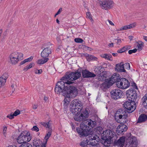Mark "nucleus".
Segmentation results:
<instances>
[{
	"mask_svg": "<svg viewBox=\"0 0 147 147\" xmlns=\"http://www.w3.org/2000/svg\"><path fill=\"white\" fill-rule=\"evenodd\" d=\"M69 107L70 111L75 114L74 117L75 120L78 122L82 121L80 124V128H76L77 131L80 136L87 135L90 129H92L96 125V122L90 119H86L89 117V113L86 109L83 110L80 114L82 107L81 102L78 100H73Z\"/></svg>",
	"mask_w": 147,
	"mask_h": 147,
	"instance_id": "f257e3e1",
	"label": "nucleus"
},
{
	"mask_svg": "<svg viewBox=\"0 0 147 147\" xmlns=\"http://www.w3.org/2000/svg\"><path fill=\"white\" fill-rule=\"evenodd\" d=\"M102 139L104 140L103 144L108 146L111 141L115 140L116 135L115 133L110 130H107L103 131L102 134Z\"/></svg>",
	"mask_w": 147,
	"mask_h": 147,
	"instance_id": "f03ea898",
	"label": "nucleus"
},
{
	"mask_svg": "<svg viewBox=\"0 0 147 147\" xmlns=\"http://www.w3.org/2000/svg\"><path fill=\"white\" fill-rule=\"evenodd\" d=\"M73 82L68 80L67 82H64L63 81L58 82L56 84L55 87V93L58 94H60L61 93L63 96H65L66 92V89L67 86H65V84L70 85Z\"/></svg>",
	"mask_w": 147,
	"mask_h": 147,
	"instance_id": "7ed1b4c3",
	"label": "nucleus"
},
{
	"mask_svg": "<svg viewBox=\"0 0 147 147\" xmlns=\"http://www.w3.org/2000/svg\"><path fill=\"white\" fill-rule=\"evenodd\" d=\"M127 114L125 110L120 109L115 113V118L116 121L120 123H125L127 122Z\"/></svg>",
	"mask_w": 147,
	"mask_h": 147,
	"instance_id": "20e7f679",
	"label": "nucleus"
},
{
	"mask_svg": "<svg viewBox=\"0 0 147 147\" xmlns=\"http://www.w3.org/2000/svg\"><path fill=\"white\" fill-rule=\"evenodd\" d=\"M31 138L29 133L26 134L23 132L19 135L17 139V141L20 144L26 143L31 140Z\"/></svg>",
	"mask_w": 147,
	"mask_h": 147,
	"instance_id": "39448f33",
	"label": "nucleus"
},
{
	"mask_svg": "<svg viewBox=\"0 0 147 147\" xmlns=\"http://www.w3.org/2000/svg\"><path fill=\"white\" fill-rule=\"evenodd\" d=\"M81 76V73L79 71L73 72L68 75H65L61 78V80L63 81H65L67 80L74 81L79 78Z\"/></svg>",
	"mask_w": 147,
	"mask_h": 147,
	"instance_id": "423d86ee",
	"label": "nucleus"
},
{
	"mask_svg": "<svg viewBox=\"0 0 147 147\" xmlns=\"http://www.w3.org/2000/svg\"><path fill=\"white\" fill-rule=\"evenodd\" d=\"M66 94L65 96L71 97V98H74L78 94V90L74 86H70L69 87H67Z\"/></svg>",
	"mask_w": 147,
	"mask_h": 147,
	"instance_id": "0eeeda50",
	"label": "nucleus"
},
{
	"mask_svg": "<svg viewBox=\"0 0 147 147\" xmlns=\"http://www.w3.org/2000/svg\"><path fill=\"white\" fill-rule=\"evenodd\" d=\"M92 129H90V130L88 132V133L87 135H86V136H81V137H88L87 139V141H88V145H90L91 146L93 145V142L94 141H95L96 140L97 141V140H98V138H99V136L97 135L96 134H91L92 132Z\"/></svg>",
	"mask_w": 147,
	"mask_h": 147,
	"instance_id": "6e6552de",
	"label": "nucleus"
},
{
	"mask_svg": "<svg viewBox=\"0 0 147 147\" xmlns=\"http://www.w3.org/2000/svg\"><path fill=\"white\" fill-rule=\"evenodd\" d=\"M114 3L111 0H102L100 2L101 8L106 10L111 8L113 6Z\"/></svg>",
	"mask_w": 147,
	"mask_h": 147,
	"instance_id": "1a4fd4ad",
	"label": "nucleus"
},
{
	"mask_svg": "<svg viewBox=\"0 0 147 147\" xmlns=\"http://www.w3.org/2000/svg\"><path fill=\"white\" fill-rule=\"evenodd\" d=\"M135 103L133 101H126L123 104L124 107L127 109V111L129 113H131L136 109Z\"/></svg>",
	"mask_w": 147,
	"mask_h": 147,
	"instance_id": "9d476101",
	"label": "nucleus"
},
{
	"mask_svg": "<svg viewBox=\"0 0 147 147\" xmlns=\"http://www.w3.org/2000/svg\"><path fill=\"white\" fill-rule=\"evenodd\" d=\"M129 82L127 79L122 78L118 81L116 84L117 86L119 88L122 89H125L129 86Z\"/></svg>",
	"mask_w": 147,
	"mask_h": 147,
	"instance_id": "9b49d317",
	"label": "nucleus"
},
{
	"mask_svg": "<svg viewBox=\"0 0 147 147\" xmlns=\"http://www.w3.org/2000/svg\"><path fill=\"white\" fill-rule=\"evenodd\" d=\"M98 79L99 81H101L105 80L104 82L101 84L100 85V88L104 91L112 85V84H111L109 81V80H108V79H105L104 76L100 77Z\"/></svg>",
	"mask_w": 147,
	"mask_h": 147,
	"instance_id": "f8f14e48",
	"label": "nucleus"
},
{
	"mask_svg": "<svg viewBox=\"0 0 147 147\" xmlns=\"http://www.w3.org/2000/svg\"><path fill=\"white\" fill-rule=\"evenodd\" d=\"M111 98L117 100L121 98L123 96V92L119 89L114 90L111 92Z\"/></svg>",
	"mask_w": 147,
	"mask_h": 147,
	"instance_id": "ddd939ff",
	"label": "nucleus"
},
{
	"mask_svg": "<svg viewBox=\"0 0 147 147\" xmlns=\"http://www.w3.org/2000/svg\"><path fill=\"white\" fill-rule=\"evenodd\" d=\"M132 86L134 88L133 89H130L127 91L126 96L127 98L131 99L130 96H131L132 95L134 96V98H137V95L136 93V91L134 89H138L137 87L136 84L134 82L133 83Z\"/></svg>",
	"mask_w": 147,
	"mask_h": 147,
	"instance_id": "4468645a",
	"label": "nucleus"
},
{
	"mask_svg": "<svg viewBox=\"0 0 147 147\" xmlns=\"http://www.w3.org/2000/svg\"><path fill=\"white\" fill-rule=\"evenodd\" d=\"M121 79L120 75L117 73H115L110 78L108 79L111 84L112 85L115 83L117 84L118 81L120 80Z\"/></svg>",
	"mask_w": 147,
	"mask_h": 147,
	"instance_id": "2eb2a0df",
	"label": "nucleus"
},
{
	"mask_svg": "<svg viewBox=\"0 0 147 147\" xmlns=\"http://www.w3.org/2000/svg\"><path fill=\"white\" fill-rule=\"evenodd\" d=\"M51 49L50 46L45 48L41 52V55L42 57L47 58L51 53Z\"/></svg>",
	"mask_w": 147,
	"mask_h": 147,
	"instance_id": "dca6fc26",
	"label": "nucleus"
},
{
	"mask_svg": "<svg viewBox=\"0 0 147 147\" xmlns=\"http://www.w3.org/2000/svg\"><path fill=\"white\" fill-rule=\"evenodd\" d=\"M127 127L124 124H120L116 128V131L117 133L123 134L124 132L126 131L127 129Z\"/></svg>",
	"mask_w": 147,
	"mask_h": 147,
	"instance_id": "f3484780",
	"label": "nucleus"
},
{
	"mask_svg": "<svg viewBox=\"0 0 147 147\" xmlns=\"http://www.w3.org/2000/svg\"><path fill=\"white\" fill-rule=\"evenodd\" d=\"M82 74L84 78H92L96 76V75L93 73L90 72L86 69L82 70Z\"/></svg>",
	"mask_w": 147,
	"mask_h": 147,
	"instance_id": "a211bd4d",
	"label": "nucleus"
},
{
	"mask_svg": "<svg viewBox=\"0 0 147 147\" xmlns=\"http://www.w3.org/2000/svg\"><path fill=\"white\" fill-rule=\"evenodd\" d=\"M115 69V70L118 72H121L126 71V70L124 69L123 63V62H121L120 63L116 64Z\"/></svg>",
	"mask_w": 147,
	"mask_h": 147,
	"instance_id": "6ab92c4d",
	"label": "nucleus"
},
{
	"mask_svg": "<svg viewBox=\"0 0 147 147\" xmlns=\"http://www.w3.org/2000/svg\"><path fill=\"white\" fill-rule=\"evenodd\" d=\"M125 141V138L124 137H120L119 139L114 142L115 144L121 147H123Z\"/></svg>",
	"mask_w": 147,
	"mask_h": 147,
	"instance_id": "aec40b11",
	"label": "nucleus"
},
{
	"mask_svg": "<svg viewBox=\"0 0 147 147\" xmlns=\"http://www.w3.org/2000/svg\"><path fill=\"white\" fill-rule=\"evenodd\" d=\"M136 23L134 22L129 25L125 26L123 27H121L119 29V30H118L121 31L129 29L136 27Z\"/></svg>",
	"mask_w": 147,
	"mask_h": 147,
	"instance_id": "412c9836",
	"label": "nucleus"
},
{
	"mask_svg": "<svg viewBox=\"0 0 147 147\" xmlns=\"http://www.w3.org/2000/svg\"><path fill=\"white\" fill-rule=\"evenodd\" d=\"M129 144L131 146L136 147L137 146V142L136 137H133L132 138L129 142Z\"/></svg>",
	"mask_w": 147,
	"mask_h": 147,
	"instance_id": "4be33fe9",
	"label": "nucleus"
},
{
	"mask_svg": "<svg viewBox=\"0 0 147 147\" xmlns=\"http://www.w3.org/2000/svg\"><path fill=\"white\" fill-rule=\"evenodd\" d=\"M147 119V115L144 114H142L138 118L137 123H142L146 121Z\"/></svg>",
	"mask_w": 147,
	"mask_h": 147,
	"instance_id": "5701e85b",
	"label": "nucleus"
},
{
	"mask_svg": "<svg viewBox=\"0 0 147 147\" xmlns=\"http://www.w3.org/2000/svg\"><path fill=\"white\" fill-rule=\"evenodd\" d=\"M85 56L86 57V59L88 61L91 60L96 61L97 59V58L93 55H89L88 54H85Z\"/></svg>",
	"mask_w": 147,
	"mask_h": 147,
	"instance_id": "b1692460",
	"label": "nucleus"
},
{
	"mask_svg": "<svg viewBox=\"0 0 147 147\" xmlns=\"http://www.w3.org/2000/svg\"><path fill=\"white\" fill-rule=\"evenodd\" d=\"M66 97L64 98L63 101V105L65 107H67L69 104L70 101L71 100V97H69L67 96H65Z\"/></svg>",
	"mask_w": 147,
	"mask_h": 147,
	"instance_id": "393cba45",
	"label": "nucleus"
},
{
	"mask_svg": "<svg viewBox=\"0 0 147 147\" xmlns=\"http://www.w3.org/2000/svg\"><path fill=\"white\" fill-rule=\"evenodd\" d=\"M142 105L147 109V94H146L142 99Z\"/></svg>",
	"mask_w": 147,
	"mask_h": 147,
	"instance_id": "a878e982",
	"label": "nucleus"
},
{
	"mask_svg": "<svg viewBox=\"0 0 147 147\" xmlns=\"http://www.w3.org/2000/svg\"><path fill=\"white\" fill-rule=\"evenodd\" d=\"M49 59L48 58H45L44 59H38L37 61V64L39 65L44 64L47 62Z\"/></svg>",
	"mask_w": 147,
	"mask_h": 147,
	"instance_id": "bb28decb",
	"label": "nucleus"
},
{
	"mask_svg": "<svg viewBox=\"0 0 147 147\" xmlns=\"http://www.w3.org/2000/svg\"><path fill=\"white\" fill-rule=\"evenodd\" d=\"M138 44L137 45V47H138L137 50L139 51H141L144 46V43L141 41H139L137 42Z\"/></svg>",
	"mask_w": 147,
	"mask_h": 147,
	"instance_id": "cd10ccee",
	"label": "nucleus"
},
{
	"mask_svg": "<svg viewBox=\"0 0 147 147\" xmlns=\"http://www.w3.org/2000/svg\"><path fill=\"white\" fill-rule=\"evenodd\" d=\"M103 128L101 127H97L96 128V134H97L98 135H101L102 136V133L103 131Z\"/></svg>",
	"mask_w": 147,
	"mask_h": 147,
	"instance_id": "c85d7f7f",
	"label": "nucleus"
},
{
	"mask_svg": "<svg viewBox=\"0 0 147 147\" xmlns=\"http://www.w3.org/2000/svg\"><path fill=\"white\" fill-rule=\"evenodd\" d=\"M102 57L103 58L111 61L113 60V59H111L112 57V56L110 54H105L102 55Z\"/></svg>",
	"mask_w": 147,
	"mask_h": 147,
	"instance_id": "c756f323",
	"label": "nucleus"
},
{
	"mask_svg": "<svg viewBox=\"0 0 147 147\" xmlns=\"http://www.w3.org/2000/svg\"><path fill=\"white\" fill-rule=\"evenodd\" d=\"M52 129H49V130L48 131V133L46 134L45 136L44 140L45 141H48V140L49 137H50L52 132Z\"/></svg>",
	"mask_w": 147,
	"mask_h": 147,
	"instance_id": "7c9ffc66",
	"label": "nucleus"
},
{
	"mask_svg": "<svg viewBox=\"0 0 147 147\" xmlns=\"http://www.w3.org/2000/svg\"><path fill=\"white\" fill-rule=\"evenodd\" d=\"M33 59V57L32 56L24 60V61L21 62L20 63V65H22L26 62H30Z\"/></svg>",
	"mask_w": 147,
	"mask_h": 147,
	"instance_id": "2f4dec72",
	"label": "nucleus"
},
{
	"mask_svg": "<svg viewBox=\"0 0 147 147\" xmlns=\"http://www.w3.org/2000/svg\"><path fill=\"white\" fill-rule=\"evenodd\" d=\"M33 146L35 147H40V145H41L40 143V141L38 140H34L33 142Z\"/></svg>",
	"mask_w": 147,
	"mask_h": 147,
	"instance_id": "473e14b6",
	"label": "nucleus"
},
{
	"mask_svg": "<svg viewBox=\"0 0 147 147\" xmlns=\"http://www.w3.org/2000/svg\"><path fill=\"white\" fill-rule=\"evenodd\" d=\"M49 122L50 121L47 123L42 122H41L40 123L41 125L45 127L49 128V129H51L50 128L51 125L50 124Z\"/></svg>",
	"mask_w": 147,
	"mask_h": 147,
	"instance_id": "72a5a7b5",
	"label": "nucleus"
},
{
	"mask_svg": "<svg viewBox=\"0 0 147 147\" xmlns=\"http://www.w3.org/2000/svg\"><path fill=\"white\" fill-rule=\"evenodd\" d=\"M18 53L14 52L12 53L9 56L10 58H18Z\"/></svg>",
	"mask_w": 147,
	"mask_h": 147,
	"instance_id": "f704fd0d",
	"label": "nucleus"
},
{
	"mask_svg": "<svg viewBox=\"0 0 147 147\" xmlns=\"http://www.w3.org/2000/svg\"><path fill=\"white\" fill-rule=\"evenodd\" d=\"M34 65V63H31L29 65H27L26 66L24 69V70L27 71L28 69L32 68L33 66Z\"/></svg>",
	"mask_w": 147,
	"mask_h": 147,
	"instance_id": "c9c22d12",
	"label": "nucleus"
},
{
	"mask_svg": "<svg viewBox=\"0 0 147 147\" xmlns=\"http://www.w3.org/2000/svg\"><path fill=\"white\" fill-rule=\"evenodd\" d=\"M18 58H10L12 64H15L19 61Z\"/></svg>",
	"mask_w": 147,
	"mask_h": 147,
	"instance_id": "e433bc0d",
	"label": "nucleus"
},
{
	"mask_svg": "<svg viewBox=\"0 0 147 147\" xmlns=\"http://www.w3.org/2000/svg\"><path fill=\"white\" fill-rule=\"evenodd\" d=\"M8 77V74L7 73H4L3 75L0 77V78H2V80H3V81H5V82H6V80L7 78Z\"/></svg>",
	"mask_w": 147,
	"mask_h": 147,
	"instance_id": "4c0bfd02",
	"label": "nucleus"
},
{
	"mask_svg": "<svg viewBox=\"0 0 147 147\" xmlns=\"http://www.w3.org/2000/svg\"><path fill=\"white\" fill-rule=\"evenodd\" d=\"M88 145V141H87V139L86 141H83L81 143H80V145L82 147H84L85 146Z\"/></svg>",
	"mask_w": 147,
	"mask_h": 147,
	"instance_id": "58836bf2",
	"label": "nucleus"
},
{
	"mask_svg": "<svg viewBox=\"0 0 147 147\" xmlns=\"http://www.w3.org/2000/svg\"><path fill=\"white\" fill-rule=\"evenodd\" d=\"M86 18H89L92 22L93 20L92 18V16L89 12H87L86 13Z\"/></svg>",
	"mask_w": 147,
	"mask_h": 147,
	"instance_id": "ea45409f",
	"label": "nucleus"
},
{
	"mask_svg": "<svg viewBox=\"0 0 147 147\" xmlns=\"http://www.w3.org/2000/svg\"><path fill=\"white\" fill-rule=\"evenodd\" d=\"M123 67L124 69H127L129 70L130 68V64L129 63H125V64H123Z\"/></svg>",
	"mask_w": 147,
	"mask_h": 147,
	"instance_id": "a19ab883",
	"label": "nucleus"
},
{
	"mask_svg": "<svg viewBox=\"0 0 147 147\" xmlns=\"http://www.w3.org/2000/svg\"><path fill=\"white\" fill-rule=\"evenodd\" d=\"M131 97V99L130 98H127L128 100L130 101H133L134 102H135L136 101V99L137 98H134V96L133 95H132L131 96H130Z\"/></svg>",
	"mask_w": 147,
	"mask_h": 147,
	"instance_id": "79ce46f5",
	"label": "nucleus"
},
{
	"mask_svg": "<svg viewBox=\"0 0 147 147\" xmlns=\"http://www.w3.org/2000/svg\"><path fill=\"white\" fill-rule=\"evenodd\" d=\"M2 79V78H0V88L2 86L4 85L6 82L5 80L3 81Z\"/></svg>",
	"mask_w": 147,
	"mask_h": 147,
	"instance_id": "37998d69",
	"label": "nucleus"
},
{
	"mask_svg": "<svg viewBox=\"0 0 147 147\" xmlns=\"http://www.w3.org/2000/svg\"><path fill=\"white\" fill-rule=\"evenodd\" d=\"M125 47H123L121 49L117 50V52L119 53H121L125 51Z\"/></svg>",
	"mask_w": 147,
	"mask_h": 147,
	"instance_id": "c03bdc74",
	"label": "nucleus"
},
{
	"mask_svg": "<svg viewBox=\"0 0 147 147\" xmlns=\"http://www.w3.org/2000/svg\"><path fill=\"white\" fill-rule=\"evenodd\" d=\"M74 41L77 43H82L83 41V40L80 38H76L74 39Z\"/></svg>",
	"mask_w": 147,
	"mask_h": 147,
	"instance_id": "a18cd8bd",
	"label": "nucleus"
},
{
	"mask_svg": "<svg viewBox=\"0 0 147 147\" xmlns=\"http://www.w3.org/2000/svg\"><path fill=\"white\" fill-rule=\"evenodd\" d=\"M137 49H135L133 50H130L129 51L128 53L129 54H131L133 53H135L136 52Z\"/></svg>",
	"mask_w": 147,
	"mask_h": 147,
	"instance_id": "49530a36",
	"label": "nucleus"
},
{
	"mask_svg": "<svg viewBox=\"0 0 147 147\" xmlns=\"http://www.w3.org/2000/svg\"><path fill=\"white\" fill-rule=\"evenodd\" d=\"M7 129V127L6 126H4L3 127V135L5 137L6 136V131Z\"/></svg>",
	"mask_w": 147,
	"mask_h": 147,
	"instance_id": "de8ad7c7",
	"label": "nucleus"
},
{
	"mask_svg": "<svg viewBox=\"0 0 147 147\" xmlns=\"http://www.w3.org/2000/svg\"><path fill=\"white\" fill-rule=\"evenodd\" d=\"M20 111L19 110H17L16 111L13 113V116H16L20 114Z\"/></svg>",
	"mask_w": 147,
	"mask_h": 147,
	"instance_id": "09e8293b",
	"label": "nucleus"
},
{
	"mask_svg": "<svg viewBox=\"0 0 147 147\" xmlns=\"http://www.w3.org/2000/svg\"><path fill=\"white\" fill-rule=\"evenodd\" d=\"M32 130L36 132H38L39 131L38 128L36 126H34L33 128L32 129Z\"/></svg>",
	"mask_w": 147,
	"mask_h": 147,
	"instance_id": "8fccbe9b",
	"label": "nucleus"
},
{
	"mask_svg": "<svg viewBox=\"0 0 147 147\" xmlns=\"http://www.w3.org/2000/svg\"><path fill=\"white\" fill-rule=\"evenodd\" d=\"M42 69H40L39 70H36L35 71V74H40L42 73Z\"/></svg>",
	"mask_w": 147,
	"mask_h": 147,
	"instance_id": "3c124183",
	"label": "nucleus"
},
{
	"mask_svg": "<svg viewBox=\"0 0 147 147\" xmlns=\"http://www.w3.org/2000/svg\"><path fill=\"white\" fill-rule=\"evenodd\" d=\"M18 54L19 57H18V59H19V60L22 59L23 58V54L20 53H18Z\"/></svg>",
	"mask_w": 147,
	"mask_h": 147,
	"instance_id": "603ef678",
	"label": "nucleus"
},
{
	"mask_svg": "<svg viewBox=\"0 0 147 147\" xmlns=\"http://www.w3.org/2000/svg\"><path fill=\"white\" fill-rule=\"evenodd\" d=\"M62 8H60L57 12L56 13V14L55 15V17H56V16L58 14H59L62 11Z\"/></svg>",
	"mask_w": 147,
	"mask_h": 147,
	"instance_id": "864d4df0",
	"label": "nucleus"
},
{
	"mask_svg": "<svg viewBox=\"0 0 147 147\" xmlns=\"http://www.w3.org/2000/svg\"><path fill=\"white\" fill-rule=\"evenodd\" d=\"M14 116H13V114L11 113L10 114L8 115L7 117L10 119H12L14 118Z\"/></svg>",
	"mask_w": 147,
	"mask_h": 147,
	"instance_id": "5fc2aeb1",
	"label": "nucleus"
},
{
	"mask_svg": "<svg viewBox=\"0 0 147 147\" xmlns=\"http://www.w3.org/2000/svg\"><path fill=\"white\" fill-rule=\"evenodd\" d=\"M115 40L117 41L116 43L118 45H120L121 42V41L120 39H115Z\"/></svg>",
	"mask_w": 147,
	"mask_h": 147,
	"instance_id": "6e6d98bb",
	"label": "nucleus"
},
{
	"mask_svg": "<svg viewBox=\"0 0 147 147\" xmlns=\"http://www.w3.org/2000/svg\"><path fill=\"white\" fill-rule=\"evenodd\" d=\"M47 141L45 140V142L44 143H42V144L40 146V147H46V144L47 143Z\"/></svg>",
	"mask_w": 147,
	"mask_h": 147,
	"instance_id": "4d7b16f0",
	"label": "nucleus"
},
{
	"mask_svg": "<svg viewBox=\"0 0 147 147\" xmlns=\"http://www.w3.org/2000/svg\"><path fill=\"white\" fill-rule=\"evenodd\" d=\"M93 143V145H92L91 146V147H98L96 145L97 143L96 141H94Z\"/></svg>",
	"mask_w": 147,
	"mask_h": 147,
	"instance_id": "13d9d810",
	"label": "nucleus"
},
{
	"mask_svg": "<svg viewBox=\"0 0 147 147\" xmlns=\"http://www.w3.org/2000/svg\"><path fill=\"white\" fill-rule=\"evenodd\" d=\"M38 106L37 105H34L32 106V108L34 109H37Z\"/></svg>",
	"mask_w": 147,
	"mask_h": 147,
	"instance_id": "bf43d9fd",
	"label": "nucleus"
},
{
	"mask_svg": "<svg viewBox=\"0 0 147 147\" xmlns=\"http://www.w3.org/2000/svg\"><path fill=\"white\" fill-rule=\"evenodd\" d=\"M108 21L110 25L112 26H114V24L112 22V21L109 20H108Z\"/></svg>",
	"mask_w": 147,
	"mask_h": 147,
	"instance_id": "052dcab7",
	"label": "nucleus"
},
{
	"mask_svg": "<svg viewBox=\"0 0 147 147\" xmlns=\"http://www.w3.org/2000/svg\"><path fill=\"white\" fill-rule=\"evenodd\" d=\"M108 46L109 47H113V43H110L108 45Z\"/></svg>",
	"mask_w": 147,
	"mask_h": 147,
	"instance_id": "680f3d73",
	"label": "nucleus"
},
{
	"mask_svg": "<svg viewBox=\"0 0 147 147\" xmlns=\"http://www.w3.org/2000/svg\"><path fill=\"white\" fill-rule=\"evenodd\" d=\"M134 37L132 36H129V38L130 40H132L133 38Z\"/></svg>",
	"mask_w": 147,
	"mask_h": 147,
	"instance_id": "e2e57ef3",
	"label": "nucleus"
},
{
	"mask_svg": "<svg viewBox=\"0 0 147 147\" xmlns=\"http://www.w3.org/2000/svg\"><path fill=\"white\" fill-rule=\"evenodd\" d=\"M71 126L72 127V129H74L75 128V125L72 123L71 124Z\"/></svg>",
	"mask_w": 147,
	"mask_h": 147,
	"instance_id": "0e129e2a",
	"label": "nucleus"
},
{
	"mask_svg": "<svg viewBox=\"0 0 147 147\" xmlns=\"http://www.w3.org/2000/svg\"><path fill=\"white\" fill-rule=\"evenodd\" d=\"M112 55L113 56L116 57L117 56L118 54L117 53H112Z\"/></svg>",
	"mask_w": 147,
	"mask_h": 147,
	"instance_id": "69168bd1",
	"label": "nucleus"
},
{
	"mask_svg": "<svg viewBox=\"0 0 147 147\" xmlns=\"http://www.w3.org/2000/svg\"><path fill=\"white\" fill-rule=\"evenodd\" d=\"M144 39L146 41H147V36H143Z\"/></svg>",
	"mask_w": 147,
	"mask_h": 147,
	"instance_id": "338daca9",
	"label": "nucleus"
},
{
	"mask_svg": "<svg viewBox=\"0 0 147 147\" xmlns=\"http://www.w3.org/2000/svg\"><path fill=\"white\" fill-rule=\"evenodd\" d=\"M125 47V51L128 50L129 49V48L127 46H126L125 47Z\"/></svg>",
	"mask_w": 147,
	"mask_h": 147,
	"instance_id": "774afa93",
	"label": "nucleus"
}]
</instances>
